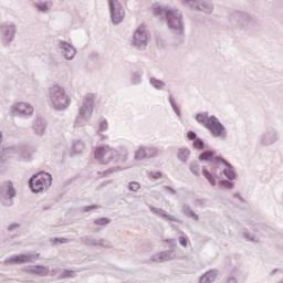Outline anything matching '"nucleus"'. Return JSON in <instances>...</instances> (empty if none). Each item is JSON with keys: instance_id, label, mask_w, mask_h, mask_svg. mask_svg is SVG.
I'll return each instance as SVG.
<instances>
[{"instance_id": "49", "label": "nucleus", "mask_w": 283, "mask_h": 283, "mask_svg": "<svg viewBox=\"0 0 283 283\" xmlns=\"http://www.w3.org/2000/svg\"><path fill=\"white\" fill-rule=\"evenodd\" d=\"M181 209H182V213L185 216H187L190 211L193 210V209H191V206H189V203H182Z\"/></svg>"}, {"instance_id": "16", "label": "nucleus", "mask_w": 283, "mask_h": 283, "mask_svg": "<svg viewBox=\"0 0 283 283\" xmlns=\"http://www.w3.org/2000/svg\"><path fill=\"white\" fill-rule=\"evenodd\" d=\"M17 34V27L14 24H4L0 27V39L3 45H10L14 41Z\"/></svg>"}, {"instance_id": "20", "label": "nucleus", "mask_w": 283, "mask_h": 283, "mask_svg": "<svg viewBox=\"0 0 283 283\" xmlns=\"http://www.w3.org/2000/svg\"><path fill=\"white\" fill-rule=\"evenodd\" d=\"M32 129L35 136H44L45 130L48 129V122L43 118H38L33 123Z\"/></svg>"}, {"instance_id": "33", "label": "nucleus", "mask_w": 283, "mask_h": 283, "mask_svg": "<svg viewBox=\"0 0 283 283\" xmlns=\"http://www.w3.org/2000/svg\"><path fill=\"white\" fill-rule=\"evenodd\" d=\"M161 220H165V222H180V219L176 218V216L170 214L169 212L164 211V213L161 214Z\"/></svg>"}, {"instance_id": "7", "label": "nucleus", "mask_w": 283, "mask_h": 283, "mask_svg": "<svg viewBox=\"0 0 283 283\" xmlns=\"http://www.w3.org/2000/svg\"><path fill=\"white\" fill-rule=\"evenodd\" d=\"M95 160H99L102 165H109V163H118V150L104 145L95 149Z\"/></svg>"}, {"instance_id": "40", "label": "nucleus", "mask_w": 283, "mask_h": 283, "mask_svg": "<svg viewBox=\"0 0 283 283\" xmlns=\"http://www.w3.org/2000/svg\"><path fill=\"white\" fill-rule=\"evenodd\" d=\"M149 211H151L154 213V216H159V218H161V216L165 213V209L163 208H158V207H154V206H149L148 207Z\"/></svg>"}, {"instance_id": "27", "label": "nucleus", "mask_w": 283, "mask_h": 283, "mask_svg": "<svg viewBox=\"0 0 283 283\" xmlns=\"http://www.w3.org/2000/svg\"><path fill=\"white\" fill-rule=\"evenodd\" d=\"M82 244H85L86 247H97L98 239H94L93 237L86 235L82 237L81 239Z\"/></svg>"}, {"instance_id": "36", "label": "nucleus", "mask_w": 283, "mask_h": 283, "mask_svg": "<svg viewBox=\"0 0 283 283\" xmlns=\"http://www.w3.org/2000/svg\"><path fill=\"white\" fill-rule=\"evenodd\" d=\"M144 158H147V149H146V147H140L135 153V160H144Z\"/></svg>"}, {"instance_id": "46", "label": "nucleus", "mask_w": 283, "mask_h": 283, "mask_svg": "<svg viewBox=\"0 0 283 283\" xmlns=\"http://www.w3.org/2000/svg\"><path fill=\"white\" fill-rule=\"evenodd\" d=\"M186 218H190L191 220H195L196 222H198V220H200V216H198V213H196V211L190 210L187 214Z\"/></svg>"}, {"instance_id": "52", "label": "nucleus", "mask_w": 283, "mask_h": 283, "mask_svg": "<svg viewBox=\"0 0 283 283\" xmlns=\"http://www.w3.org/2000/svg\"><path fill=\"white\" fill-rule=\"evenodd\" d=\"M179 244L180 247H184L185 249H187V243L189 242V239L187 237H179Z\"/></svg>"}, {"instance_id": "23", "label": "nucleus", "mask_w": 283, "mask_h": 283, "mask_svg": "<svg viewBox=\"0 0 283 283\" xmlns=\"http://www.w3.org/2000/svg\"><path fill=\"white\" fill-rule=\"evenodd\" d=\"M218 277V270H210L199 279V283H214Z\"/></svg>"}, {"instance_id": "54", "label": "nucleus", "mask_w": 283, "mask_h": 283, "mask_svg": "<svg viewBox=\"0 0 283 283\" xmlns=\"http://www.w3.org/2000/svg\"><path fill=\"white\" fill-rule=\"evenodd\" d=\"M149 177L154 178V180H159V178H163V172H160V171L149 172Z\"/></svg>"}, {"instance_id": "48", "label": "nucleus", "mask_w": 283, "mask_h": 283, "mask_svg": "<svg viewBox=\"0 0 283 283\" xmlns=\"http://www.w3.org/2000/svg\"><path fill=\"white\" fill-rule=\"evenodd\" d=\"M83 144L81 142H77L73 145V151L76 154H81V149H83Z\"/></svg>"}, {"instance_id": "55", "label": "nucleus", "mask_w": 283, "mask_h": 283, "mask_svg": "<svg viewBox=\"0 0 283 283\" xmlns=\"http://www.w3.org/2000/svg\"><path fill=\"white\" fill-rule=\"evenodd\" d=\"M21 227L20 223H11L8 227V231L12 232V231H17V229H19Z\"/></svg>"}, {"instance_id": "53", "label": "nucleus", "mask_w": 283, "mask_h": 283, "mask_svg": "<svg viewBox=\"0 0 283 283\" xmlns=\"http://www.w3.org/2000/svg\"><path fill=\"white\" fill-rule=\"evenodd\" d=\"M243 237L245 238V240L248 242H255V237L253 234L249 233V232H244Z\"/></svg>"}, {"instance_id": "50", "label": "nucleus", "mask_w": 283, "mask_h": 283, "mask_svg": "<svg viewBox=\"0 0 283 283\" xmlns=\"http://www.w3.org/2000/svg\"><path fill=\"white\" fill-rule=\"evenodd\" d=\"M94 209H98V206H96V205L84 206V207L82 208V211H83L84 213H87L88 211H94Z\"/></svg>"}, {"instance_id": "9", "label": "nucleus", "mask_w": 283, "mask_h": 283, "mask_svg": "<svg viewBox=\"0 0 283 283\" xmlns=\"http://www.w3.org/2000/svg\"><path fill=\"white\" fill-rule=\"evenodd\" d=\"M17 198V189L12 181H6L0 186V202L3 207H13Z\"/></svg>"}, {"instance_id": "26", "label": "nucleus", "mask_w": 283, "mask_h": 283, "mask_svg": "<svg viewBox=\"0 0 283 283\" xmlns=\"http://www.w3.org/2000/svg\"><path fill=\"white\" fill-rule=\"evenodd\" d=\"M149 84L151 85V87H154L155 90H159V91H163V90H165V87H167V83H165V81L158 80L156 77H150Z\"/></svg>"}, {"instance_id": "22", "label": "nucleus", "mask_w": 283, "mask_h": 283, "mask_svg": "<svg viewBox=\"0 0 283 283\" xmlns=\"http://www.w3.org/2000/svg\"><path fill=\"white\" fill-rule=\"evenodd\" d=\"M52 6H53L52 0L33 3V8H35V10H38V12H41L42 14H48V12H50V8H52Z\"/></svg>"}, {"instance_id": "21", "label": "nucleus", "mask_w": 283, "mask_h": 283, "mask_svg": "<svg viewBox=\"0 0 283 283\" xmlns=\"http://www.w3.org/2000/svg\"><path fill=\"white\" fill-rule=\"evenodd\" d=\"M176 258V253L174 250H166L153 256V262H169V260H174Z\"/></svg>"}, {"instance_id": "56", "label": "nucleus", "mask_w": 283, "mask_h": 283, "mask_svg": "<svg viewBox=\"0 0 283 283\" xmlns=\"http://www.w3.org/2000/svg\"><path fill=\"white\" fill-rule=\"evenodd\" d=\"M104 174H114V169L111 168V169L106 170Z\"/></svg>"}, {"instance_id": "14", "label": "nucleus", "mask_w": 283, "mask_h": 283, "mask_svg": "<svg viewBox=\"0 0 283 283\" xmlns=\"http://www.w3.org/2000/svg\"><path fill=\"white\" fill-rule=\"evenodd\" d=\"M2 156H4V158H7V159L15 158L20 163H25V161L30 160V153L28 151L27 148H23V147L6 148L2 153Z\"/></svg>"}, {"instance_id": "12", "label": "nucleus", "mask_w": 283, "mask_h": 283, "mask_svg": "<svg viewBox=\"0 0 283 283\" xmlns=\"http://www.w3.org/2000/svg\"><path fill=\"white\" fill-rule=\"evenodd\" d=\"M108 8L113 25L123 23V19H125V8H123L120 0H108Z\"/></svg>"}, {"instance_id": "10", "label": "nucleus", "mask_w": 283, "mask_h": 283, "mask_svg": "<svg viewBox=\"0 0 283 283\" xmlns=\"http://www.w3.org/2000/svg\"><path fill=\"white\" fill-rule=\"evenodd\" d=\"M218 163L219 161L213 158L210 161V169H202V176L206 178V180H208L211 187H216V185H218V180L222 178V175H220V171H222V169L220 168V164Z\"/></svg>"}, {"instance_id": "28", "label": "nucleus", "mask_w": 283, "mask_h": 283, "mask_svg": "<svg viewBox=\"0 0 283 283\" xmlns=\"http://www.w3.org/2000/svg\"><path fill=\"white\" fill-rule=\"evenodd\" d=\"M213 150H206L199 155L200 161H209V165H211V160H213Z\"/></svg>"}, {"instance_id": "5", "label": "nucleus", "mask_w": 283, "mask_h": 283, "mask_svg": "<svg viewBox=\"0 0 283 283\" xmlns=\"http://www.w3.org/2000/svg\"><path fill=\"white\" fill-rule=\"evenodd\" d=\"M185 8H189L191 12H201L206 17H211L216 11V4L212 0H180Z\"/></svg>"}, {"instance_id": "8", "label": "nucleus", "mask_w": 283, "mask_h": 283, "mask_svg": "<svg viewBox=\"0 0 283 283\" xmlns=\"http://www.w3.org/2000/svg\"><path fill=\"white\" fill-rule=\"evenodd\" d=\"M280 143V130L274 126H265L261 135L258 138V144L260 147H273Z\"/></svg>"}, {"instance_id": "30", "label": "nucleus", "mask_w": 283, "mask_h": 283, "mask_svg": "<svg viewBox=\"0 0 283 283\" xmlns=\"http://www.w3.org/2000/svg\"><path fill=\"white\" fill-rule=\"evenodd\" d=\"M189 170L197 178L200 177V164L198 163V160H193L190 163Z\"/></svg>"}, {"instance_id": "39", "label": "nucleus", "mask_w": 283, "mask_h": 283, "mask_svg": "<svg viewBox=\"0 0 283 283\" xmlns=\"http://www.w3.org/2000/svg\"><path fill=\"white\" fill-rule=\"evenodd\" d=\"M97 247H102V249H112V242L107 239H98Z\"/></svg>"}, {"instance_id": "42", "label": "nucleus", "mask_w": 283, "mask_h": 283, "mask_svg": "<svg viewBox=\"0 0 283 283\" xmlns=\"http://www.w3.org/2000/svg\"><path fill=\"white\" fill-rule=\"evenodd\" d=\"M128 190L129 191H134L136 193V191L140 190V184L136 182V181H132L128 184Z\"/></svg>"}, {"instance_id": "29", "label": "nucleus", "mask_w": 283, "mask_h": 283, "mask_svg": "<svg viewBox=\"0 0 283 283\" xmlns=\"http://www.w3.org/2000/svg\"><path fill=\"white\" fill-rule=\"evenodd\" d=\"M130 83L132 85H140V83H143V73L133 72L130 74Z\"/></svg>"}, {"instance_id": "15", "label": "nucleus", "mask_w": 283, "mask_h": 283, "mask_svg": "<svg viewBox=\"0 0 283 283\" xmlns=\"http://www.w3.org/2000/svg\"><path fill=\"white\" fill-rule=\"evenodd\" d=\"M40 254H15L4 260V264H30L36 262Z\"/></svg>"}, {"instance_id": "59", "label": "nucleus", "mask_w": 283, "mask_h": 283, "mask_svg": "<svg viewBox=\"0 0 283 283\" xmlns=\"http://www.w3.org/2000/svg\"><path fill=\"white\" fill-rule=\"evenodd\" d=\"M48 209H50V207H43V211H48Z\"/></svg>"}, {"instance_id": "24", "label": "nucleus", "mask_w": 283, "mask_h": 283, "mask_svg": "<svg viewBox=\"0 0 283 283\" xmlns=\"http://www.w3.org/2000/svg\"><path fill=\"white\" fill-rule=\"evenodd\" d=\"M191 156V150L187 147L179 148L177 151V158L180 163H187Z\"/></svg>"}, {"instance_id": "25", "label": "nucleus", "mask_w": 283, "mask_h": 283, "mask_svg": "<svg viewBox=\"0 0 283 283\" xmlns=\"http://www.w3.org/2000/svg\"><path fill=\"white\" fill-rule=\"evenodd\" d=\"M168 103H169L172 112L176 114L177 118H182V113L180 111V107H178V104L176 103L174 95H169Z\"/></svg>"}, {"instance_id": "31", "label": "nucleus", "mask_w": 283, "mask_h": 283, "mask_svg": "<svg viewBox=\"0 0 283 283\" xmlns=\"http://www.w3.org/2000/svg\"><path fill=\"white\" fill-rule=\"evenodd\" d=\"M218 185L219 189H233V187H235V184L229 179H222Z\"/></svg>"}, {"instance_id": "17", "label": "nucleus", "mask_w": 283, "mask_h": 283, "mask_svg": "<svg viewBox=\"0 0 283 283\" xmlns=\"http://www.w3.org/2000/svg\"><path fill=\"white\" fill-rule=\"evenodd\" d=\"M11 113L14 116H20V117L32 116V114H34V107H32V105L28 103L21 102V103L14 104L11 107Z\"/></svg>"}, {"instance_id": "58", "label": "nucleus", "mask_w": 283, "mask_h": 283, "mask_svg": "<svg viewBox=\"0 0 283 283\" xmlns=\"http://www.w3.org/2000/svg\"><path fill=\"white\" fill-rule=\"evenodd\" d=\"M277 271H280V270H279V269H274V270L272 271V275H275Z\"/></svg>"}, {"instance_id": "1", "label": "nucleus", "mask_w": 283, "mask_h": 283, "mask_svg": "<svg viewBox=\"0 0 283 283\" xmlns=\"http://www.w3.org/2000/svg\"><path fill=\"white\" fill-rule=\"evenodd\" d=\"M154 13L156 17H165L167 19V25L172 34H185V21L182 20V11L176 8L167 6L155 7Z\"/></svg>"}, {"instance_id": "2", "label": "nucleus", "mask_w": 283, "mask_h": 283, "mask_svg": "<svg viewBox=\"0 0 283 283\" xmlns=\"http://www.w3.org/2000/svg\"><path fill=\"white\" fill-rule=\"evenodd\" d=\"M196 120L199 125H203L213 138H220L221 140H227V138H229V130L224 124L220 123V119L216 117V115L209 116L208 112L198 113L196 115Z\"/></svg>"}, {"instance_id": "34", "label": "nucleus", "mask_w": 283, "mask_h": 283, "mask_svg": "<svg viewBox=\"0 0 283 283\" xmlns=\"http://www.w3.org/2000/svg\"><path fill=\"white\" fill-rule=\"evenodd\" d=\"M36 275H39V277H48V275H50V268L38 264Z\"/></svg>"}, {"instance_id": "51", "label": "nucleus", "mask_w": 283, "mask_h": 283, "mask_svg": "<svg viewBox=\"0 0 283 283\" xmlns=\"http://www.w3.org/2000/svg\"><path fill=\"white\" fill-rule=\"evenodd\" d=\"M187 138H188V140H193L195 142L198 138V134H196V132H193V130H189L187 133Z\"/></svg>"}, {"instance_id": "6", "label": "nucleus", "mask_w": 283, "mask_h": 283, "mask_svg": "<svg viewBox=\"0 0 283 283\" xmlns=\"http://www.w3.org/2000/svg\"><path fill=\"white\" fill-rule=\"evenodd\" d=\"M29 187L32 193H41V191L52 187V175L49 172H38L29 179Z\"/></svg>"}, {"instance_id": "44", "label": "nucleus", "mask_w": 283, "mask_h": 283, "mask_svg": "<svg viewBox=\"0 0 283 283\" xmlns=\"http://www.w3.org/2000/svg\"><path fill=\"white\" fill-rule=\"evenodd\" d=\"M25 273H29L30 275H36L38 272V265H29L24 268Z\"/></svg>"}, {"instance_id": "32", "label": "nucleus", "mask_w": 283, "mask_h": 283, "mask_svg": "<svg viewBox=\"0 0 283 283\" xmlns=\"http://www.w3.org/2000/svg\"><path fill=\"white\" fill-rule=\"evenodd\" d=\"M158 154H159V150L156 147L154 146L146 147V158L148 159L157 158Z\"/></svg>"}, {"instance_id": "37", "label": "nucleus", "mask_w": 283, "mask_h": 283, "mask_svg": "<svg viewBox=\"0 0 283 283\" xmlns=\"http://www.w3.org/2000/svg\"><path fill=\"white\" fill-rule=\"evenodd\" d=\"M192 147L198 151H202V149H205V140H202L200 137L196 138L192 143Z\"/></svg>"}, {"instance_id": "45", "label": "nucleus", "mask_w": 283, "mask_h": 283, "mask_svg": "<svg viewBox=\"0 0 283 283\" xmlns=\"http://www.w3.org/2000/svg\"><path fill=\"white\" fill-rule=\"evenodd\" d=\"M108 124H107V119H103L102 122H99V125H98V133L101 132H107L108 129Z\"/></svg>"}, {"instance_id": "47", "label": "nucleus", "mask_w": 283, "mask_h": 283, "mask_svg": "<svg viewBox=\"0 0 283 283\" xmlns=\"http://www.w3.org/2000/svg\"><path fill=\"white\" fill-rule=\"evenodd\" d=\"M70 242V239L66 238H55L53 240V244H67Z\"/></svg>"}, {"instance_id": "13", "label": "nucleus", "mask_w": 283, "mask_h": 283, "mask_svg": "<svg viewBox=\"0 0 283 283\" xmlns=\"http://www.w3.org/2000/svg\"><path fill=\"white\" fill-rule=\"evenodd\" d=\"M149 41V33L145 25H139L133 34L132 45L136 50H145L147 42Z\"/></svg>"}, {"instance_id": "11", "label": "nucleus", "mask_w": 283, "mask_h": 283, "mask_svg": "<svg viewBox=\"0 0 283 283\" xmlns=\"http://www.w3.org/2000/svg\"><path fill=\"white\" fill-rule=\"evenodd\" d=\"M237 20L238 28L249 30L258 25V19L247 12L238 11L231 15V21Z\"/></svg>"}, {"instance_id": "43", "label": "nucleus", "mask_w": 283, "mask_h": 283, "mask_svg": "<svg viewBox=\"0 0 283 283\" xmlns=\"http://www.w3.org/2000/svg\"><path fill=\"white\" fill-rule=\"evenodd\" d=\"M161 191H165L166 193H169L170 196H176L178 191L169 186H163Z\"/></svg>"}, {"instance_id": "19", "label": "nucleus", "mask_w": 283, "mask_h": 283, "mask_svg": "<svg viewBox=\"0 0 283 283\" xmlns=\"http://www.w3.org/2000/svg\"><path fill=\"white\" fill-rule=\"evenodd\" d=\"M59 48L62 50V54L66 61H74V56H76V49L72 44L65 41H60Z\"/></svg>"}, {"instance_id": "57", "label": "nucleus", "mask_w": 283, "mask_h": 283, "mask_svg": "<svg viewBox=\"0 0 283 283\" xmlns=\"http://www.w3.org/2000/svg\"><path fill=\"white\" fill-rule=\"evenodd\" d=\"M234 198H239V200H242V197H240V193H235Z\"/></svg>"}, {"instance_id": "3", "label": "nucleus", "mask_w": 283, "mask_h": 283, "mask_svg": "<svg viewBox=\"0 0 283 283\" xmlns=\"http://www.w3.org/2000/svg\"><path fill=\"white\" fill-rule=\"evenodd\" d=\"M48 97L55 112H65L72 105V97L65 92V87L59 84L49 88Z\"/></svg>"}, {"instance_id": "35", "label": "nucleus", "mask_w": 283, "mask_h": 283, "mask_svg": "<svg viewBox=\"0 0 283 283\" xmlns=\"http://www.w3.org/2000/svg\"><path fill=\"white\" fill-rule=\"evenodd\" d=\"M240 273H242V271H240L238 268H234L232 273L228 276L226 283H238V279H235L233 275H240Z\"/></svg>"}, {"instance_id": "18", "label": "nucleus", "mask_w": 283, "mask_h": 283, "mask_svg": "<svg viewBox=\"0 0 283 283\" xmlns=\"http://www.w3.org/2000/svg\"><path fill=\"white\" fill-rule=\"evenodd\" d=\"M214 160L220 161L222 165H224V167H227L220 171V176H224L227 178L226 180L233 181L235 178H238L233 165L227 161V159L222 158L221 156H217L214 157Z\"/></svg>"}, {"instance_id": "4", "label": "nucleus", "mask_w": 283, "mask_h": 283, "mask_svg": "<svg viewBox=\"0 0 283 283\" xmlns=\"http://www.w3.org/2000/svg\"><path fill=\"white\" fill-rule=\"evenodd\" d=\"M94 94L88 93L82 99V105L78 107L77 115L74 120V127H85L90 119L92 118V114H94Z\"/></svg>"}, {"instance_id": "38", "label": "nucleus", "mask_w": 283, "mask_h": 283, "mask_svg": "<svg viewBox=\"0 0 283 283\" xmlns=\"http://www.w3.org/2000/svg\"><path fill=\"white\" fill-rule=\"evenodd\" d=\"M109 222H112V219H109L107 217H102L99 219L94 220V224H97L98 227H105V226L109 224Z\"/></svg>"}, {"instance_id": "41", "label": "nucleus", "mask_w": 283, "mask_h": 283, "mask_svg": "<svg viewBox=\"0 0 283 283\" xmlns=\"http://www.w3.org/2000/svg\"><path fill=\"white\" fill-rule=\"evenodd\" d=\"M63 277H64V280L74 279V277H76V272L73 270H64Z\"/></svg>"}]
</instances>
